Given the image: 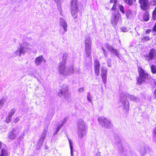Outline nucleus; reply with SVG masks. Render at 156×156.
<instances>
[{
    "label": "nucleus",
    "mask_w": 156,
    "mask_h": 156,
    "mask_svg": "<svg viewBox=\"0 0 156 156\" xmlns=\"http://www.w3.org/2000/svg\"><path fill=\"white\" fill-rule=\"evenodd\" d=\"M120 101L123 106L124 109L126 112H128L129 107V103L127 99H126V98H128L130 100L136 102L140 101V99L138 97L133 95H130L124 91L120 92Z\"/></svg>",
    "instance_id": "obj_1"
},
{
    "label": "nucleus",
    "mask_w": 156,
    "mask_h": 156,
    "mask_svg": "<svg viewBox=\"0 0 156 156\" xmlns=\"http://www.w3.org/2000/svg\"><path fill=\"white\" fill-rule=\"evenodd\" d=\"M58 70L59 74L63 76H69L75 73L74 69L73 66L66 67L65 62L60 63Z\"/></svg>",
    "instance_id": "obj_2"
},
{
    "label": "nucleus",
    "mask_w": 156,
    "mask_h": 156,
    "mask_svg": "<svg viewBox=\"0 0 156 156\" xmlns=\"http://www.w3.org/2000/svg\"><path fill=\"white\" fill-rule=\"evenodd\" d=\"M76 125L78 136L80 138H82L87 133V126L84 121L82 119L78 120Z\"/></svg>",
    "instance_id": "obj_3"
},
{
    "label": "nucleus",
    "mask_w": 156,
    "mask_h": 156,
    "mask_svg": "<svg viewBox=\"0 0 156 156\" xmlns=\"http://www.w3.org/2000/svg\"><path fill=\"white\" fill-rule=\"evenodd\" d=\"M31 45L27 42H24L20 44V47L17 50L14 52L15 56L20 57L22 54L25 53L29 50H30Z\"/></svg>",
    "instance_id": "obj_4"
},
{
    "label": "nucleus",
    "mask_w": 156,
    "mask_h": 156,
    "mask_svg": "<svg viewBox=\"0 0 156 156\" xmlns=\"http://www.w3.org/2000/svg\"><path fill=\"white\" fill-rule=\"evenodd\" d=\"M31 45L27 42H24L20 44V47L17 50L14 52L15 56L20 57L22 54L25 53L29 50H30Z\"/></svg>",
    "instance_id": "obj_5"
},
{
    "label": "nucleus",
    "mask_w": 156,
    "mask_h": 156,
    "mask_svg": "<svg viewBox=\"0 0 156 156\" xmlns=\"http://www.w3.org/2000/svg\"><path fill=\"white\" fill-rule=\"evenodd\" d=\"M138 71L139 76L137 78V82L138 84L144 83L146 80L150 77L148 74L141 67H139L138 68Z\"/></svg>",
    "instance_id": "obj_6"
},
{
    "label": "nucleus",
    "mask_w": 156,
    "mask_h": 156,
    "mask_svg": "<svg viewBox=\"0 0 156 156\" xmlns=\"http://www.w3.org/2000/svg\"><path fill=\"white\" fill-rule=\"evenodd\" d=\"M78 11V4L77 0H72L71 3V12L74 19L77 17Z\"/></svg>",
    "instance_id": "obj_7"
},
{
    "label": "nucleus",
    "mask_w": 156,
    "mask_h": 156,
    "mask_svg": "<svg viewBox=\"0 0 156 156\" xmlns=\"http://www.w3.org/2000/svg\"><path fill=\"white\" fill-rule=\"evenodd\" d=\"M58 95L60 97H62L66 100L70 98V94L68 92V86L67 85H64L62 89L58 93Z\"/></svg>",
    "instance_id": "obj_8"
},
{
    "label": "nucleus",
    "mask_w": 156,
    "mask_h": 156,
    "mask_svg": "<svg viewBox=\"0 0 156 156\" xmlns=\"http://www.w3.org/2000/svg\"><path fill=\"white\" fill-rule=\"evenodd\" d=\"M98 120L100 125L104 127L108 128L111 126L110 121L105 117L102 116L99 118Z\"/></svg>",
    "instance_id": "obj_9"
},
{
    "label": "nucleus",
    "mask_w": 156,
    "mask_h": 156,
    "mask_svg": "<svg viewBox=\"0 0 156 156\" xmlns=\"http://www.w3.org/2000/svg\"><path fill=\"white\" fill-rule=\"evenodd\" d=\"M121 17V15L118 11H115L113 12L111 19V22L113 26H115L117 24Z\"/></svg>",
    "instance_id": "obj_10"
},
{
    "label": "nucleus",
    "mask_w": 156,
    "mask_h": 156,
    "mask_svg": "<svg viewBox=\"0 0 156 156\" xmlns=\"http://www.w3.org/2000/svg\"><path fill=\"white\" fill-rule=\"evenodd\" d=\"M156 56V50L154 49H151L148 54L144 56L146 60L149 61L153 59L155 60Z\"/></svg>",
    "instance_id": "obj_11"
},
{
    "label": "nucleus",
    "mask_w": 156,
    "mask_h": 156,
    "mask_svg": "<svg viewBox=\"0 0 156 156\" xmlns=\"http://www.w3.org/2000/svg\"><path fill=\"white\" fill-rule=\"evenodd\" d=\"M106 48L108 51L112 54H114L115 56L119 58V52L117 49L114 48L111 45L109 44L107 45Z\"/></svg>",
    "instance_id": "obj_12"
},
{
    "label": "nucleus",
    "mask_w": 156,
    "mask_h": 156,
    "mask_svg": "<svg viewBox=\"0 0 156 156\" xmlns=\"http://www.w3.org/2000/svg\"><path fill=\"white\" fill-rule=\"evenodd\" d=\"M141 8L143 10L147 9L149 8L148 1L147 0H139Z\"/></svg>",
    "instance_id": "obj_13"
},
{
    "label": "nucleus",
    "mask_w": 156,
    "mask_h": 156,
    "mask_svg": "<svg viewBox=\"0 0 156 156\" xmlns=\"http://www.w3.org/2000/svg\"><path fill=\"white\" fill-rule=\"evenodd\" d=\"M59 22L60 25L63 28V33L64 34L67 31V24L65 19L63 18H60Z\"/></svg>",
    "instance_id": "obj_14"
},
{
    "label": "nucleus",
    "mask_w": 156,
    "mask_h": 156,
    "mask_svg": "<svg viewBox=\"0 0 156 156\" xmlns=\"http://www.w3.org/2000/svg\"><path fill=\"white\" fill-rule=\"evenodd\" d=\"M107 70L106 68H103L101 69V76L103 82L106 83L107 79Z\"/></svg>",
    "instance_id": "obj_15"
},
{
    "label": "nucleus",
    "mask_w": 156,
    "mask_h": 156,
    "mask_svg": "<svg viewBox=\"0 0 156 156\" xmlns=\"http://www.w3.org/2000/svg\"><path fill=\"white\" fill-rule=\"evenodd\" d=\"M43 61L45 62L46 60L44 58L42 55H40L35 58L34 62L36 65L39 66Z\"/></svg>",
    "instance_id": "obj_16"
},
{
    "label": "nucleus",
    "mask_w": 156,
    "mask_h": 156,
    "mask_svg": "<svg viewBox=\"0 0 156 156\" xmlns=\"http://www.w3.org/2000/svg\"><path fill=\"white\" fill-rule=\"evenodd\" d=\"M148 147L145 146H139L138 150L139 152L142 156H144L147 152Z\"/></svg>",
    "instance_id": "obj_17"
},
{
    "label": "nucleus",
    "mask_w": 156,
    "mask_h": 156,
    "mask_svg": "<svg viewBox=\"0 0 156 156\" xmlns=\"http://www.w3.org/2000/svg\"><path fill=\"white\" fill-rule=\"evenodd\" d=\"M92 41L90 37H88L85 38V48L91 47Z\"/></svg>",
    "instance_id": "obj_18"
},
{
    "label": "nucleus",
    "mask_w": 156,
    "mask_h": 156,
    "mask_svg": "<svg viewBox=\"0 0 156 156\" xmlns=\"http://www.w3.org/2000/svg\"><path fill=\"white\" fill-rule=\"evenodd\" d=\"M48 128H47L46 129H44V131L41 135V137L40 139L42 141H44V140L45 139L46 137V136L47 135V132Z\"/></svg>",
    "instance_id": "obj_19"
},
{
    "label": "nucleus",
    "mask_w": 156,
    "mask_h": 156,
    "mask_svg": "<svg viewBox=\"0 0 156 156\" xmlns=\"http://www.w3.org/2000/svg\"><path fill=\"white\" fill-rule=\"evenodd\" d=\"M85 51L86 55L87 57H89L90 56L91 52V47L85 48Z\"/></svg>",
    "instance_id": "obj_20"
},
{
    "label": "nucleus",
    "mask_w": 156,
    "mask_h": 156,
    "mask_svg": "<svg viewBox=\"0 0 156 156\" xmlns=\"http://www.w3.org/2000/svg\"><path fill=\"white\" fill-rule=\"evenodd\" d=\"M110 3H114V4L111 9L112 10H115L116 8V6L117 5V0H111L110 1Z\"/></svg>",
    "instance_id": "obj_21"
},
{
    "label": "nucleus",
    "mask_w": 156,
    "mask_h": 156,
    "mask_svg": "<svg viewBox=\"0 0 156 156\" xmlns=\"http://www.w3.org/2000/svg\"><path fill=\"white\" fill-rule=\"evenodd\" d=\"M8 137L10 139H14L16 137V135L13 132H9L8 134Z\"/></svg>",
    "instance_id": "obj_22"
},
{
    "label": "nucleus",
    "mask_w": 156,
    "mask_h": 156,
    "mask_svg": "<svg viewBox=\"0 0 156 156\" xmlns=\"http://www.w3.org/2000/svg\"><path fill=\"white\" fill-rule=\"evenodd\" d=\"M69 144L70 147L71 151V156H73V142L71 141L69 139Z\"/></svg>",
    "instance_id": "obj_23"
},
{
    "label": "nucleus",
    "mask_w": 156,
    "mask_h": 156,
    "mask_svg": "<svg viewBox=\"0 0 156 156\" xmlns=\"http://www.w3.org/2000/svg\"><path fill=\"white\" fill-rule=\"evenodd\" d=\"M149 14L147 12L143 15V18L144 20L145 21H148L149 20Z\"/></svg>",
    "instance_id": "obj_24"
},
{
    "label": "nucleus",
    "mask_w": 156,
    "mask_h": 156,
    "mask_svg": "<svg viewBox=\"0 0 156 156\" xmlns=\"http://www.w3.org/2000/svg\"><path fill=\"white\" fill-rule=\"evenodd\" d=\"M126 16L127 18L130 19L132 17L133 13L130 10H128L126 11Z\"/></svg>",
    "instance_id": "obj_25"
},
{
    "label": "nucleus",
    "mask_w": 156,
    "mask_h": 156,
    "mask_svg": "<svg viewBox=\"0 0 156 156\" xmlns=\"http://www.w3.org/2000/svg\"><path fill=\"white\" fill-rule=\"evenodd\" d=\"M151 72L153 74L156 73V66L152 65L151 67Z\"/></svg>",
    "instance_id": "obj_26"
},
{
    "label": "nucleus",
    "mask_w": 156,
    "mask_h": 156,
    "mask_svg": "<svg viewBox=\"0 0 156 156\" xmlns=\"http://www.w3.org/2000/svg\"><path fill=\"white\" fill-rule=\"evenodd\" d=\"M87 99L89 102H92V97L90 92L88 93L87 94Z\"/></svg>",
    "instance_id": "obj_27"
},
{
    "label": "nucleus",
    "mask_w": 156,
    "mask_h": 156,
    "mask_svg": "<svg viewBox=\"0 0 156 156\" xmlns=\"http://www.w3.org/2000/svg\"><path fill=\"white\" fill-rule=\"evenodd\" d=\"M115 140L116 142H119V145H118L119 147H121L122 146V144L121 142V138L119 137H115Z\"/></svg>",
    "instance_id": "obj_28"
},
{
    "label": "nucleus",
    "mask_w": 156,
    "mask_h": 156,
    "mask_svg": "<svg viewBox=\"0 0 156 156\" xmlns=\"http://www.w3.org/2000/svg\"><path fill=\"white\" fill-rule=\"evenodd\" d=\"M16 112V110L15 109L12 108L9 112L8 114L9 117H12V116L15 114Z\"/></svg>",
    "instance_id": "obj_29"
},
{
    "label": "nucleus",
    "mask_w": 156,
    "mask_h": 156,
    "mask_svg": "<svg viewBox=\"0 0 156 156\" xmlns=\"http://www.w3.org/2000/svg\"><path fill=\"white\" fill-rule=\"evenodd\" d=\"M1 154L5 156H7L8 153L6 150L2 148V150Z\"/></svg>",
    "instance_id": "obj_30"
},
{
    "label": "nucleus",
    "mask_w": 156,
    "mask_h": 156,
    "mask_svg": "<svg viewBox=\"0 0 156 156\" xmlns=\"http://www.w3.org/2000/svg\"><path fill=\"white\" fill-rule=\"evenodd\" d=\"M68 55L66 53H64L63 54L62 56V61L61 62H65L66 64V61Z\"/></svg>",
    "instance_id": "obj_31"
},
{
    "label": "nucleus",
    "mask_w": 156,
    "mask_h": 156,
    "mask_svg": "<svg viewBox=\"0 0 156 156\" xmlns=\"http://www.w3.org/2000/svg\"><path fill=\"white\" fill-rule=\"evenodd\" d=\"M43 142L44 141L41 140L39 139L38 144L37 146V147L38 149H39L42 146Z\"/></svg>",
    "instance_id": "obj_32"
},
{
    "label": "nucleus",
    "mask_w": 156,
    "mask_h": 156,
    "mask_svg": "<svg viewBox=\"0 0 156 156\" xmlns=\"http://www.w3.org/2000/svg\"><path fill=\"white\" fill-rule=\"evenodd\" d=\"M55 2L57 3L58 9L60 10H61V7L60 4L61 2L59 1L58 0H55Z\"/></svg>",
    "instance_id": "obj_33"
},
{
    "label": "nucleus",
    "mask_w": 156,
    "mask_h": 156,
    "mask_svg": "<svg viewBox=\"0 0 156 156\" xmlns=\"http://www.w3.org/2000/svg\"><path fill=\"white\" fill-rule=\"evenodd\" d=\"M141 39L142 41H144V42L148 41L150 40V39L148 36H144Z\"/></svg>",
    "instance_id": "obj_34"
},
{
    "label": "nucleus",
    "mask_w": 156,
    "mask_h": 156,
    "mask_svg": "<svg viewBox=\"0 0 156 156\" xmlns=\"http://www.w3.org/2000/svg\"><path fill=\"white\" fill-rule=\"evenodd\" d=\"M62 127V125H60L56 129L55 131V132L54 134H56L61 129Z\"/></svg>",
    "instance_id": "obj_35"
},
{
    "label": "nucleus",
    "mask_w": 156,
    "mask_h": 156,
    "mask_svg": "<svg viewBox=\"0 0 156 156\" xmlns=\"http://www.w3.org/2000/svg\"><path fill=\"white\" fill-rule=\"evenodd\" d=\"M94 67H100L99 62L98 60H95L94 62Z\"/></svg>",
    "instance_id": "obj_36"
},
{
    "label": "nucleus",
    "mask_w": 156,
    "mask_h": 156,
    "mask_svg": "<svg viewBox=\"0 0 156 156\" xmlns=\"http://www.w3.org/2000/svg\"><path fill=\"white\" fill-rule=\"evenodd\" d=\"M119 8L120 11L123 13H124V11L123 9V7L122 5H119Z\"/></svg>",
    "instance_id": "obj_37"
},
{
    "label": "nucleus",
    "mask_w": 156,
    "mask_h": 156,
    "mask_svg": "<svg viewBox=\"0 0 156 156\" xmlns=\"http://www.w3.org/2000/svg\"><path fill=\"white\" fill-rule=\"evenodd\" d=\"M121 30L122 32H127L128 31V30L127 28L125 27H121Z\"/></svg>",
    "instance_id": "obj_38"
},
{
    "label": "nucleus",
    "mask_w": 156,
    "mask_h": 156,
    "mask_svg": "<svg viewBox=\"0 0 156 156\" xmlns=\"http://www.w3.org/2000/svg\"><path fill=\"white\" fill-rule=\"evenodd\" d=\"M12 117H9L8 115V117L6 118V122L8 123L10 122H11Z\"/></svg>",
    "instance_id": "obj_39"
},
{
    "label": "nucleus",
    "mask_w": 156,
    "mask_h": 156,
    "mask_svg": "<svg viewBox=\"0 0 156 156\" xmlns=\"http://www.w3.org/2000/svg\"><path fill=\"white\" fill-rule=\"evenodd\" d=\"M95 74L96 76H98L99 74V69H94Z\"/></svg>",
    "instance_id": "obj_40"
},
{
    "label": "nucleus",
    "mask_w": 156,
    "mask_h": 156,
    "mask_svg": "<svg viewBox=\"0 0 156 156\" xmlns=\"http://www.w3.org/2000/svg\"><path fill=\"white\" fill-rule=\"evenodd\" d=\"M67 121V118H64L63 119V121L62 122V124L60 125H62V126L66 123Z\"/></svg>",
    "instance_id": "obj_41"
},
{
    "label": "nucleus",
    "mask_w": 156,
    "mask_h": 156,
    "mask_svg": "<svg viewBox=\"0 0 156 156\" xmlns=\"http://www.w3.org/2000/svg\"><path fill=\"white\" fill-rule=\"evenodd\" d=\"M5 100L4 99H2L0 101V104L3 106Z\"/></svg>",
    "instance_id": "obj_42"
},
{
    "label": "nucleus",
    "mask_w": 156,
    "mask_h": 156,
    "mask_svg": "<svg viewBox=\"0 0 156 156\" xmlns=\"http://www.w3.org/2000/svg\"><path fill=\"white\" fill-rule=\"evenodd\" d=\"M84 87H81L78 90V91L80 93H82L84 91Z\"/></svg>",
    "instance_id": "obj_43"
},
{
    "label": "nucleus",
    "mask_w": 156,
    "mask_h": 156,
    "mask_svg": "<svg viewBox=\"0 0 156 156\" xmlns=\"http://www.w3.org/2000/svg\"><path fill=\"white\" fill-rule=\"evenodd\" d=\"M18 129L17 128H14L13 129V131L14 132V133H16V134H18L19 133V131H17Z\"/></svg>",
    "instance_id": "obj_44"
},
{
    "label": "nucleus",
    "mask_w": 156,
    "mask_h": 156,
    "mask_svg": "<svg viewBox=\"0 0 156 156\" xmlns=\"http://www.w3.org/2000/svg\"><path fill=\"white\" fill-rule=\"evenodd\" d=\"M153 133L154 134V136H156V127L155 128L154 130H153Z\"/></svg>",
    "instance_id": "obj_45"
},
{
    "label": "nucleus",
    "mask_w": 156,
    "mask_h": 156,
    "mask_svg": "<svg viewBox=\"0 0 156 156\" xmlns=\"http://www.w3.org/2000/svg\"><path fill=\"white\" fill-rule=\"evenodd\" d=\"M102 49L103 51V52L104 53V55L105 56H106L107 54L105 52V50L103 48H102Z\"/></svg>",
    "instance_id": "obj_46"
},
{
    "label": "nucleus",
    "mask_w": 156,
    "mask_h": 156,
    "mask_svg": "<svg viewBox=\"0 0 156 156\" xmlns=\"http://www.w3.org/2000/svg\"><path fill=\"white\" fill-rule=\"evenodd\" d=\"M153 31L156 32V23H155V25L153 28Z\"/></svg>",
    "instance_id": "obj_47"
},
{
    "label": "nucleus",
    "mask_w": 156,
    "mask_h": 156,
    "mask_svg": "<svg viewBox=\"0 0 156 156\" xmlns=\"http://www.w3.org/2000/svg\"><path fill=\"white\" fill-rule=\"evenodd\" d=\"M152 14L156 15V7L154 10L152 12Z\"/></svg>",
    "instance_id": "obj_48"
},
{
    "label": "nucleus",
    "mask_w": 156,
    "mask_h": 156,
    "mask_svg": "<svg viewBox=\"0 0 156 156\" xmlns=\"http://www.w3.org/2000/svg\"><path fill=\"white\" fill-rule=\"evenodd\" d=\"M30 75L31 76L36 78V76L33 73H31L30 74Z\"/></svg>",
    "instance_id": "obj_49"
},
{
    "label": "nucleus",
    "mask_w": 156,
    "mask_h": 156,
    "mask_svg": "<svg viewBox=\"0 0 156 156\" xmlns=\"http://www.w3.org/2000/svg\"><path fill=\"white\" fill-rule=\"evenodd\" d=\"M19 120H20L17 117V118H16V119H15V122H17Z\"/></svg>",
    "instance_id": "obj_50"
},
{
    "label": "nucleus",
    "mask_w": 156,
    "mask_h": 156,
    "mask_svg": "<svg viewBox=\"0 0 156 156\" xmlns=\"http://www.w3.org/2000/svg\"><path fill=\"white\" fill-rule=\"evenodd\" d=\"M156 16L155 15H153V14H152V19L153 20H155L156 19Z\"/></svg>",
    "instance_id": "obj_51"
},
{
    "label": "nucleus",
    "mask_w": 156,
    "mask_h": 156,
    "mask_svg": "<svg viewBox=\"0 0 156 156\" xmlns=\"http://www.w3.org/2000/svg\"><path fill=\"white\" fill-rule=\"evenodd\" d=\"M108 66L109 67H111V65L110 63L108 62Z\"/></svg>",
    "instance_id": "obj_52"
},
{
    "label": "nucleus",
    "mask_w": 156,
    "mask_h": 156,
    "mask_svg": "<svg viewBox=\"0 0 156 156\" xmlns=\"http://www.w3.org/2000/svg\"><path fill=\"white\" fill-rule=\"evenodd\" d=\"M100 67H94V69H99Z\"/></svg>",
    "instance_id": "obj_53"
},
{
    "label": "nucleus",
    "mask_w": 156,
    "mask_h": 156,
    "mask_svg": "<svg viewBox=\"0 0 156 156\" xmlns=\"http://www.w3.org/2000/svg\"><path fill=\"white\" fill-rule=\"evenodd\" d=\"M154 94L155 95V98H156V89L154 90Z\"/></svg>",
    "instance_id": "obj_54"
},
{
    "label": "nucleus",
    "mask_w": 156,
    "mask_h": 156,
    "mask_svg": "<svg viewBox=\"0 0 156 156\" xmlns=\"http://www.w3.org/2000/svg\"><path fill=\"white\" fill-rule=\"evenodd\" d=\"M97 156H101L100 153V152L98 153L97 154Z\"/></svg>",
    "instance_id": "obj_55"
},
{
    "label": "nucleus",
    "mask_w": 156,
    "mask_h": 156,
    "mask_svg": "<svg viewBox=\"0 0 156 156\" xmlns=\"http://www.w3.org/2000/svg\"><path fill=\"white\" fill-rule=\"evenodd\" d=\"M2 145V143L0 141V149L1 148Z\"/></svg>",
    "instance_id": "obj_56"
},
{
    "label": "nucleus",
    "mask_w": 156,
    "mask_h": 156,
    "mask_svg": "<svg viewBox=\"0 0 156 156\" xmlns=\"http://www.w3.org/2000/svg\"><path fill=\"white\" fill-rule=\"evenodd\" d=\"M154 83L156 85V81H154Z\"/></svg>",
    "instance_id": "obj_57"
},
{
    "label": "nucleus",
    "mask_w": 156,
    "mask_h": 156,
    "mask_svg": "<svg viewBox=\"0 0 156 156\" xmlns=\"http://www.w3.org/2000/svg\"><path fill=\"white\" fill-rule=\"evenodd\" d=\"M2 106H3L0 104V108H1Z\"/></svg>",
    "instance_id": "obj_58"
},
{
    "label": "nucleus",
    "mask_w": 156,
    "mask_h": 156,
    "mask_svg": "<svg viewBox=\"0 0 156 156\" xmlns=\"http://www.w3.org/2000/svg\"><path fill=\"white\" fill-rule=\"evenodd\" d=\"M29 40H32V39L31 37H30V38H29Z\"/></svg>",
    "instance_id": "obj_59"
},
{
    "label": "nucleus",
    "mask_w": 156,
    "mask_h": 156,
    "mask_svg": "<svg viewBox=\"0 0 156 156\" xmlns=\"http://www.w3.org/2000/svg\"><path fill=\"white\" fill-rule=\"evenodd\" d=\"M146 33L147 34V33H148V32L147 31H146Z\"/></svg>",
    "instance_id": "obj_60"
},
{
    "label": "nucleus",
    "mask_w": 156,
    "mask_h": 156,
    "mask_svg": "<svg viewBox=\"0 0 156 156\" xmlns=\"http://www.w3.org/2000/svg\"><path fill=\"white\" fill-rule=\"evenodd\" d=\"M110 62H111V60H110Z\"/></svg>",
    "instance_id": "obj_61"
},
{
    "label": "nucleus",
    "mask_w": 156,
    "mask_h": 156,
    "mask_svg": "<svg viewBox=\"0 0 156 156\" xmlns=\"http://www.w3.org/2000/svg\"><path fill=\"white\" fill-rule=\"evenodd\" d=\"M155 59H156V57H155Z\"/></svg>",
    "instance_id": "obj_62"
}]
</instances>
